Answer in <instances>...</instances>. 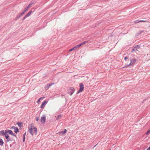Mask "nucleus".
Returning <instances> with one entry per match:
<instances>
[{"label": "nucleus", "mask_w": 150, "mask_h": 150, "mask_svg": "<svg viewBox=\"0 0 150 150\" xmlns=\"http://www.w3.org/2000/svg\"><path fill=\"white\" fill-rule=\"evenodd\" d=\"M74 93V91H71L70 92H69V94L71 96Z\"/></svg>", "instance_id": "obj_21"}, {"label": "nucleus", "mask_w": 150, "mask_h": 150, "mask_svg": "<svg viewBox=\"0 0 150 150\" xmlns=\"http://www.w3.org/2000/svg\"><path fill=\"white\" fill-rule=\"evenodd\" d=\"M25 139V137H23V141L24 142Z\"/></svg>", "instance_id": "obj_35"}, {"label": "nucleus", "mask_w": 150, "mask_h": 150, "mask_svg": "<svg viewBox=\"0 0 150 150\" xmlns=\"http://www.w3.org/2000/svg\"><path fill=\"white\" fill-rule=\"evenodd\" d=\"M4 135H5V138L6 139H7L9 138V135H8L7 133H6V134H5Z\"/></svg>", "instance_id": "obj_19"}, {"label": "nucleus", "mask_w": 150, "mask_h": 150, "mask_svg": "<svg viewBox=\"0 0 150 150\" xmlns=\"http://www.w3.org/2000/svg\"><path fill=\"white\" fill-rule=\"evenodd\" d=\"M134 51H135V50H134V48H133L132 49V50L131 52H134Z\"/></svg>", "instance_id": "obj_37"}, {"label": "nucleus", "mask_w": 150, "mask_h": 150, "mask_svg": "<svg viewBox=\"0 0 150 150\" xmlns=\"http://www.w3.org/2000/svg\"><path fill=\"white\" fill-rule=\"evenodd\" d=\"M135 22L136 23H138L139 22V20H137V21H135Z\"/></svg>", "instance_id": "obj_33"}, {"label": "nucleus", "mask_w": 150, "mask_h": 150, "mask_svg": "<svg viewBox=\"0 0 150 150\" xmlns=\"http://www.w3.org/2000/svg\"><path fill=\"white\" fill-rule=\"evenodd\" d=\"M33 11H29L23 18L22 20L23 21H24L25 19L27 17L29 16H30L31 14L32 13H33Z\"/></svg>", "instance_id": "obj_4"}, {"label": "nucleus", "mask_w": 150, "mask_h": 150, "mask_svg": "<svg viewBox=\"0 0 150 150\" xmlns=\"http://www.w3.org/2000/svg\"><path fill=\"white\" fill-rule=\"evenodd\" d=\"M6 130L7 131V133H8L9 134H11V135H12V134H13V133L12 130L8 129H6Z\"/></svg>", "instance_id": "obj_12"}, {"label": "nucleus", "mask_w": 150, "mask_h": 150, "mask_svg": "<svg viewBox=\"0 0 150 150\" xmlns=\"http://www.w3.org/2000/svg\"><path fill=\"white\" fill-rule=\"evenodd\" d=\"M46 120V117L43 116L41 119V122L42 123H45Z\"/></svg>", "instance_id": "obj_8"}, {"label": "nucleus", "mask_w": 150, "mask_h": 150, "mask_svg": "<svg viewBox=\"0 0 150 150\" xmlns=\"http://www.w3.org/2000/svg\"><path fill=\"white\" fill-rule=\"evenodd\" d=\"M10 147H11V144H10Z\"/></svg>", "instance_id": "obj_40"}, {"label": "nucleus", "mask_w": 150, "mask_h": 150, "mask_svg": "<svg viewBox=\"0 0 150 150\" xmlns=\"http://www.w3.org/2000/svg\"><path fill=\"white\" fill-rule=\"evenodd\" d=\"M13 136L14 137H16L17 138V136L15 134H12Z\"/></svg>", "instance_id": "obj_34"}, {"label": "nucleus", "mask_w": 150, "mask_h": 150, "mask_svg": "<svg viewBox=\"0 0 150 150\" xmlns=\"http://www.w3.org/2000/svg\"><path fill=\"white\" fill-rule=\"evenodd\" d=\"M16 124H17L18 127H21L22 126V123L21 122H17L16 123Z\"/></svg>", "instance_id": "obj_13"}, {"label": "nucleus", "mask_w": 150, "mask_h": 150, "mask_svg": "<svg viewBox=\"0 0 150 150\" xmlns=\"http://www.w3.org/2000/svg\"><path fill=\"white\" fill-rule=\"evenodd\" d=\"M26 132L23 135V137H25Z\"/></svg>", "instance_id": "obj_30"}, {"label": "nucleus", "mask_w": 150, "mask_h": 150, "mask_svg": "<svg viewBox=\"0 0 150 150\" xmlns=\"http://www.w3.org/2000/svg\"><path fill=\"white\" fill-rule=\"evenodd\" d=\"M67 129H65L64 131L60 132H59V134L61 135L64 134L67 132Z\"/></svg>", "instance_id": "obj_10"}, {"label": "nucleus", "mask_w": 150, "mask_h": 150, "mask_svg": "<svg viewBox=\"0 0 150 150\" xmlns=\"http://www.w3.org/2000/svg\"><path fill=\"white\" fill-rule=\"evenodd\" d=\"M4 142L1 139H0V145L2 146L3 145Z\"/></svg>", "instance_id": "obj_15"}, {"label": "nucleus", "mask_w": 150, "mask_h": 150, "mask_svg": "<svg viewBox=\"0 0 150 150\" xmlns=\"http://www.w3.org/2000/svg\"><path fill=\"white\" fill-rule=\"evenodd\" d=\"M81 44H80L77 45L76 46V48H79L80 46H81Z\"/></svg>", "instance_id": "obj_24"}, {"label": "nucleus", "mask_w": 150, "mask_h": 150, "mask_svg": "<svg viewBox=\"0 0 150 150\" xmlns=\"http://www.w3.org/2000/svg\"><path fill=\"white\" fill-rule=\"evenodd\" d=\"M97 145V144L96 145H95V146L93 147V148H94V147H96V145Z\"/></svg>", "instance_id": "obj_39"}, {"label": "nucleus", "mask_w": 150, "mask_h": 150, "mask_svg": "<svg viewBox=\"0 0 150 150\" xmlns=\"http://www.w3.org/2000/svg\"><path fill=\"white\" fill-rule=\"evenodd\" d=\"M135 47L137 50L138 49H139L140 47L138 45H137L135 46Z\"/></svg>", "instance_id": "obj_27"}, {"label": "nucleus", "mask_w": 150, "mask_h": 150, "mask_svg": "<svg viewBox=\"0 0 150 150\" xmlns=\"http://www.w3.org/2000/svg\"><path fill=\"white\" fill-rule=\"evenodd\" d=\"M88 42V41H85V42H82V43H81V45H83L85 44L86 43H87Z\"/></svg>", "instance_id": "obj_23"}, {"label": "nucleus", "mask_w": 150, "mask_h": 150, "mask_svg": "<svg viewBox=\"0 0 150 150\" xmlns=\"http://www.w3.org/2000/svg\"><path fill=\"white\" fill-rule=\"evenodd\" d=\"M47 103V100H45L41 104V105L40 106L41 108H42L45 107L46 104Z\"/></svg>", "instance_id": "obj_9"}, {"label": "nucleus", "mask_w": 150, "mask_h": 150, "mask_svg": "<svg viewBox=\"0 0 150 150\" xmlns=\"http://www.w3.org/2000/svg\"><path fill=\"white\" fill-rule=\"evenodd\" d=\"M62 117L61 115H58V116H57L56 117V120H59Z\"/></svg>", "instance_id": "obj_16"}, {"label": "nucleus", "mask_w": 150, "mask_h": 150, "mask_svg": "<svg viewBox=\"0 0 150 150\" xmlns=\"http://www.w3.org/2000/svg\"><path fill=\"white\" fill-rule=\"evenodd\" d=\"M6 133H7V131L6 130L5 131L4 130H1L0 131V136L4 135Z\"/></svg>", "instance_id": "obj_6"}, {"label": "nucleus", "mask_w": 150, "mask_h": 150, "mask_svg": "<svg viewBox=\"0 0 150 150\" xmlns=\"http://www.w3.org/2000/svg\"><path fill=\"white\" fill-rule=\"evenodd\" d=\"M128 58V57H125V58H124V60L125 61H126V60Z\"/></svg>", "instance_id": "obj_31"}, {"label": "nucleus", "mask_w": 150, "mask_h": 150, "mask_svg": "<svg viewBox=\"0 0 150 150\" xmlns=\"http://www.w3.org/2000/svg\"><path fill=\"white\" fill-rule=\"evenodd\" d=\"M148 22V21H143V20H139V22Z\"/></svg>", "instance_id": "obj_29"}, {"label": "nucleus", "mask_w": 150, "mask_h": 150, "mask_svg": "<svg viewBox=\"0 0 150 150\" xmlns=\"http://www.w3.org/2000/svg\"><path fill=\"white\" fill-rule=\"evenodd\" d=\"M11 129H14V132L16 133H17V132H19V129L18 127H16L14 126H12Z\"/></svg>", "instance_id": "obj_7"}, {"label": "nucleus", "mask_w": 150, "mask_h": 150, "mask_svg": "<svg viewBox=\"0 0 150 150\" xmlns=\"http://www.w3.org/2000/svg\"><path fill=\"white\" fill-rule=\"evenodd\" d=\"M134 49V50H135V51H137V50L136 48H135V47H134V48H133Z\"/></svg>", "instance_id": "obj_36"}, {"label": "nucleus", "mask_w": 150, "mask_h": 150, "mask_svg": "<svg viewBox=\"0 0 150 150\" xmlns=\"http://www.w3.org/2000/svg\"><path fill=\"white\" fill-rule=\"evenodd\" d=\"M42 97H41V98H39V99H38V100L37 101V103H39L40 100L41 99H42Z\"/></svg>", "instance_id": "obj_28"}, {"label": "nucleus", "mask_w": 150, "mask_h": 150, "mask_svg": "<svg viewBox=\"0 0 150 150\" xmlns=\"http://www.w3.org/2000/svg\"><path fill=\"white\" fill-rule=\"evenodd\" d=\"M135 59H132L130 60V63L129 64L125 65L123 67V68L128 67L133 64L136 62Z\"/></svg>", "instance_id": "obj_2"}, {"label": "nucleus", "mask_w": 150, "mask_h": 150, "mask_svg": "<svg viewBox=\"0 0 150 150\" xmlns=\"http://www.w3.org/2000/svg\"><path fill=\"white\" fill-rule=\"evenodd\" d=\"M11 139L9 138H8V139H7V140H6V142H8L10 141H11Z\"/></svg>", "instance_id": "obj_26"}, {"label": "nucleus", "mask_w": 150, "mask_h": 150, "mask_svg": "<svg viewBox=\"0 0 150 150\" xmlns=\"http://www.w3.org/2000/svg\"><path fill=\"white\" fill-rule=\"evenodd\" d=\"M146 150H149V149H146Z\"/></svg>", "instance_id": "obj_41"}, {"label": "nucleus", "mask_w": 150, "mask_h": 150, "mask_svg": "<svg viewBox=\"0 0 150 150\" xmlns=\"http://www.w3.org/2000/svg\"><path fill=\"white\" fill-rule=\"evenodd\" d=\"M76 49H77V48H76V47L75 46H74V47H73L72 48L70 49L69 50V52L71 51L74 50H75Z\"/></svg>", "instance_id": "obj_14"}, {"label": "nucleus", "mask_w": 150, "mask_h": 150, "mask_svg": "<svg viewBox=\"0 0 150 150\" xmlns=\"http://www.w3.org/2000/svg\"><path fill=\"white\" fill-rule=\"evenodd\" d=\"M150 133V129L148 130L147 132L146 133V134L147 135H148Z\"/></svg>", "instance_id": "obj_25"}, {"label": "nucleus", "mask_w": 150, "mask_h": 150, "mask_svg": "<svg viewBox=\"0 0 150 150\" xmlns=\"http://www.w3.org/2000/svg\"><path fill=\"white\" fill-rule=\"evenodd\" d=\"M148 149H149V150H150V146L149 147Z\"/></svg>", "instance_id": "obj_38"}, {"label": "nucleus", "mask_w": 150, "mask_h": 150, "mask_svg": "<svg viewBox=\"0 0 150 150\" xmlns=\"http://www.w3.org/2000/svg\"><path fill=\"white\" fill-rule=\"evenodd\" d=\"M36 120L37 121H38L39 120V118L38 117H36Z\"/></svg>", "instance_id": "obj_32"}, {"label": "nucleus", "mask_w": 150, "mask_h": 150, "mask_svg": "<svg viewBox=\"0 0 150 150\" xmlns=\"http://www.w3.org/2000/svg\"><path fill=\"white\" fill-rule=\"evenodd\" d=\"M33 132L35 135H36L37 132V129L36 127H34L33 128L32 127L30 128L29 129L28 131L30 133V134L32 136L33 135Z\"/></svg>", "instance_id": "obj_1"}, {"label": "nucleus", "mask_w": 150, "mask_h": 150, "mask_svg": "<svg viewBox=\"0 0 150 150\" xmlns=\"http://www.w3.org/2000/svg\"><path fill=\"white\" fill-rule=\"evenodd\" d=\"M70 89L71 91H74V92L75 90L73 87H71Z\"/></svg>", "instance_id": "obj_20"}, {"label": "nucleus", "mask_w": 150, "mask_h": 150, "mask_svg": "<svg viewBox=\"0 0 150 150\" xmlns=\"http://www.w3.org/2000/svg\"><path fill=\"white\" fill-rule=\"evenodd\" d=\"M28 8L26 7V8H25L24 11H23L25 13L27 11H28Z\"/></svg>", "instance_id": "obj_22"}, {"label": "nucleus", "mask_w": 150, "mask_h": 150, "mask_svg": "<svg viewBox=\"0 0 150 150\" xmlns=\"http://www.w3.org/2000/svg\"><path fill=\"white\" fill-rule=\"evenodd\" d=\"M79 86L80 88L79 91L77 92V94L82 92L84 88L83 84L82 83H79Z\"/></svg>", "instance_id": "obj_3"}, {"label": "nucleus", "mask_w": 150, "mask_h": 150, "mask_svg": "<svg viewBox=\"0 0 150 150\" xmlns=\"http://www.w3.org/2000/svg\"><path fill=\"white\" fill-rule=\"evenodd\" d=\"M109 150H111V149H110Z\"/></svg>", "instance_id": "obj_42"}, {"label": "nucleus", "mask_w": 150, "mask_h": 150, "mask_svg": "<svg viewBox=\"0 0 150 150\" xmlns=\"http://www.w3.org/2000/svg\"><path fill=\"white\" fill-rule=\"evenodd\" d=\"M52 83L51 84H47L46 86L45 87V89H48V88L52 85Z\"/></svg>", "instance_id": "obj_11"}, {"label": "nucleus", "mask_w": 150, "mask_h": 150, "mask_svg": "<svg viewBox=\"0 0 150 150\" xmlns=\"http://www.w3.org/2000/svg\"><path fill=\"white\" fill-rule=\"evenodd\" d=\"M33 2H31L28 5V6L27 7V8H28L30 7L31 5L33 4Z\"/></svg>", "instance_id": "obj_17"}, {"label": "nucleus", "mask_w": 150, "mask_h": 150, "mask_svg": "<svg viewBox=\"0 0 150 150\" xmlns=\"http://www.w3.org/2000/svg\"><path fill=\"white\" fill-rule=\"evenodd\" d=\"M0 150H2L1 149H0Z\"/></svg>", "instance_id": "obj_43"}, {"label": "nucleus", "mask_w": 150, "mask_h": 150, "mask_svg": "<svg viewBox=\"0 0 150 150\" xmlns=\"http://www.w3.org/2000/svg\"><path fill=\"white\" fill-rule=\"evenodd\" d=\"M25 13L23 11L19 15L17 16V17H16L15 19V20H18L22 16L24 15Z\"/></svg>", "instance_id": "obj_5"}, {"label": "nucleus", "mask_w": 150, "mask_h": 150, "mask_svg": "<svg viewBox=\"0 0 150 150\" xmlns=\"http://www.w3.org/2000/svg\"><path fill=\"white\" fill-rule=\"evenodd\" d=\"M144 31H139L137 33V35H139L140 34H141L142 32H143Z\"/></svg>", "instance_id": "obj_18"}]
</instances>
